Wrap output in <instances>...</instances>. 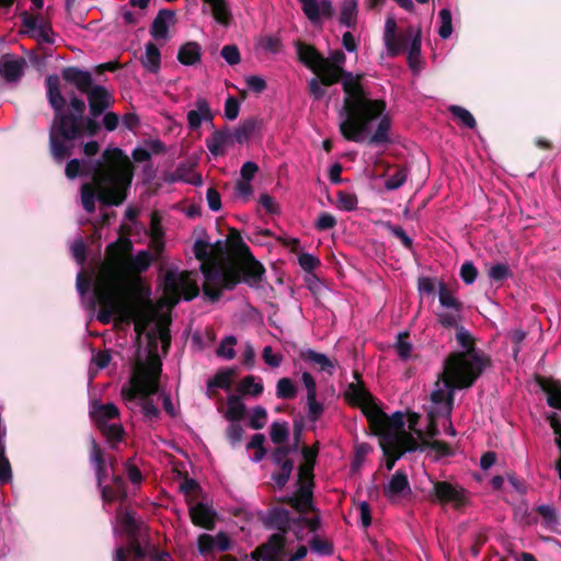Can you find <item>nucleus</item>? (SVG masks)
Returning <instances> with one entry per match:
<instances>
[{
	"label": "nucleus",
	"mask_w": 561,
	"mask_h": 561,
	"mask_svg": "<svg viewBox=\"0 0 561 561\" xmlns=\"http://www.w3.org/2000/svg\"><path fill=\"white\" fill-rule=\"evenodd\" d=\"M133 243L121 238L106 248L103 263L93 280L94 305L100 311L98 319L108 323L113 319L122 322L133 321L137 339L146 334L149 345L160 340L169 342V313L183 297L192 300L198 294V286L191 274L168 270L164 276V294L156 304L149 300V290L137 275L146 271L152 255L149 251H139L131 256Z\"/></svg>",
	"instance_id": "nucleus-1"
},
{
	"label": "nucleus",
	"mask_w": 561,
	"mask_h": 561,
	"mask_svg": "<svg viewBox=\"0 0 561 561\" xmlns=\"http://www.w3.org/2000/svg\"><path fill=\"white\" fill-rule=\"evenodd\" d=\"M346 57L336 50L323 58L320 76L333 84L342 77L343 105L339 110V128L350 141L385 145L391 141V118L385 101L371 99L360 83V76L343 72Z\"/></svg>",
	"instance_id": "nucleus-2"
},
{
	"label": "nucleus",
	"mask_w": 561,
	"mask_h": 561,
	"mask_svg": "<svg viewBox=\"0 0 561 561\" xmlns=\"http://www.w3.org/2000/svg\"><path fill=\"white\" fill-rule=\"evenodd\" d=\"M345 398L352 404L358 405L370 423L375 435L380 437V447L386 456L385 466L391 470L396 461L405 453L416 450L421 445L436 449L440 455L449 453L448 447L439 442H427L421 430L415 428L416 419L411 417L409 430L404 426L403 414L400 412L388 416L374 402L370 393L356 380L348 385Z\"/></svg>",
	"instance_id": "nucleus-3"
},
{
	"label": "nucleus",
	"mask_w": 561,
	"mask_h": 561,
	"mask_svg": "<svg viewBox=\"0 0 561 561\" xmlns=\"http://www.w3.org/2000/svg\"><path fill=\"white\" fill-rule=\"evenodd\" d=\"M193 251L201 263L204 275V291L211 300L219 297V289H231L241 278L250 286H257L263 277L262 264L254 260L249 249H241L238 260L228 249L227 240L211 242L203 232L193 245Z\"/></svg>",
	"instance_id": "nucleus-4"
},
{
	"label": "nucleus",
	"mask_w": 561,
	"mask_h": 561,
	"mask_svg": "<svg viewBox=\"0 0 561 561\" xmlns=\"http://www.w3.org/2000/svg\"><path fill=\"white\" fill-rule=\"evenodd\" d=\"M139 346L131 367V374L127 382L122 386L121 397L126 407L136 411L139 409L147 421H157L160 416L158 407L153 403L152 396L159 393L163 408L171 416L176 415V409L169 394L160 392L159 378L162 370L160 350L167 353L170 341L163 345L160 340L149 345L146 334L138 339Z\"/></svg>",
	"instance_id": "nucleus-5"
},
{
	"label": "nucleus",
	"mask_w": 561,
	"mask_h": 561,
	"mask_svg": "<svg viewBox=\"0 0 561 561\" xmlns=\"http://www.w3.org/2000/svg\"><path fill=\"white\" fill-rule=\"evenodd\" d=\"M105 164L98 170L91 183L81 186V203L88 213L95 210V201L105 205H119L126 198L134 170L129 158L121 149L104 152Z\"/></svg>",
	"instance_id": "nucleus-6"
},
{
	"label": "nucleus",
	"mask_w": 561,
	"mask_h": 561,
	"mask_svg": "<svg viewBox=\"0 0 561 561\" xmlns=\"http://www.w3.org/2000/svg\"><path fill=\"white\" fill-rule=\"evenodd\" d=\"M47 98L55 111V118L49 129V149L53 159L61 163L70 157L76 139V122L68 126V116L62 113L65 99L59 89V78L56 75L46 79Z\"/></svg>",
	"instance_id": "nucleus-7"
},
{
	"label": "nucleus",
	"mask_w": 561,
	"mask_h": 561,
	"mask_svg": "<svg viewBox=\"0 0 561 561\" xmlns=\"http://www.w3.org/2000/svg\"><path fill=\"white\" fill-rule=\"evenodd\" d=\"M486 364V358L479 352H454L447 357L442 375L455 388H469L482 374Z\"/></svg>",
	"instance_id": "nucleus-8"
},
{
	"label": "nucleus",
	"mask_w": 561,
	"mask_h": 561,
	"mask_svg": "<svg viewBox=\"0 0 561 561\" xmlns=\"http://www.w3.org/2000/svg\"><path fill=\"white\" fill-rule=\"evenodd\" d=\"M454 385L443 375L437 379L431 392V404L428 407V433L431 436L436 434L435 419L438 416H449L454 404Z\"/></svg>",
	"instance_id": "nucleus-9"
},
{
	"label": "nucleus",
	"mask_w": 561,
	"mask_h": 561,
	"mask_svg": "<svg viewBox=\"0 0 561 561\" xmlns=\"http://www.w3.org/2000/svg\"><path fill=\"white\" fill-rule=\"evenodd\" d=\"M90 415L108 440L117 442L122 439L124 430L119 422V410L114 403L92 402Z\"/></svg>",
	"instance_id": "nucleus-10"
},
{
	"label": "nucleus",
	"mask_w": 561,
	"mask_h": 561,
	"mask_svg": "<svg viewBox=\"0 0 561 561\" xmlns=\"http://www.w3.org/2000/svg\"><path fill=\"white\" fill-rule=\"evenodd\" d=\"M440 310L437 313L439 323L445 328H454L461 321L462 304L455 293L442 282L437 284Z\"/></svg>",
	"instance_id": "nucleus-11"
},
{
	"label": "nucleus",
	"mask_w": 561,
	"mask_h": 561,
	"mask_svg": "<svg viewBox=\"0 0 561 561\" xmlns=\"http://www.w3.org/2000/svg\"><path fill=\"white\" fill-rule=\"evenodd\" d=\"M424 478L430 482L433 489L432 493L428 495L430 499L436 500L439 503H449L455 507H460L466 504L467 496L461 486L445 481H433L426 473H424Z\"/></svg>",
	"instance_id": "nucleus-12"
},
{
	"label": "nucleus",
	"mask_w": 561,
	"mask_h": 561,
	"mask_svg": "<svg viewBox=\"0 0 561 561\" xmlns=\"http://www.w3.org/2000/svg\"><path fill=\"white\" fill-rule=\"evenodd\" d=\"M407 35H397V23L392 16L386 19L383 30V45L389 57L399 55L404 47Z\"/></svg>",
	"instance_id": "nucleus-13"
},
{
	"label": "nucleus",
	"mask_w": 561,
	"mask_h": 561,
	"mask_svg": "<svg viewBox=\"0 0 561 561\" xmlns=\"http://www.w3.org/2000/svg\"><path fill=\"white\" fill-rule=\"evenodd\" d=\"M236 145L232 131L229 129L215 130L206 140V146L214 157L226 154Z\"/></svg>",
	"instance_id": "nucleus-14"
},
{
	"label": "nucleus",
	"mask_w": 561,
	"mask_h": 561,
	"mask_svg": "<svg viewBox=\"0 0 561 561\" xmlns=\"http://www.w3.org/2000/svg\"><path fill=\"white\" fill-rule=\"evenodd\" d=\"M302 11L308 20L316 24L322 18H331L333 15V5L330 0H299Z\"/></svg>",
	"instance_id": "nucleus-15"
},
{
	"label": "nucleus",
	"mask_w": 561,
	"mask_h": 561,
	"mask_svg": "<svg viewBox=\"0 0 561 561\" xmlns=\"http://www.w3.org/2000/svg\"><path fill=\"white\" fill-rule=\"evenodd\" d=\"M213 112L208 101L204 96H198L194 103V108L187 113L188 128L195 130L201 127L203 123L213 121Z\"/></svg>",
	"instance_id": "nucleus-16"
},
{
	"label": "nucleus",
	"mask_w": 561,
	"mask_h": 561,
	"mask_svg": "<svg viewBox=\"0 0 561 561\" xmlns=\"http://www.w3.org/2000/svg\"><path fill=\"white\" fill-rule=\"evenodd\" d=\"M388 499L394 501L411 493L410 483L407 474L397 471L383 488Z\"/></svg>",
	"instance_id": "nucleus-17"
},
{
	"label": "nucleus",
	"mask_w": 561,
	"mask_h": 561,
	"mask_svg": "<svg viewBox=\"0 0 561 561\" xmlns=\"http://www.w3.org/2000/svg\"><path fill=\"white\" fill-rule=\"evenodd\" d=\"M284 548V538L280 535H274L271 537V539L255 549L252 552V558L256 561L264 560V561H273L275 560L280 553Z\"/></svg>",
	"instance_id": "nucleus-18"
},
{
	"label": "nucleus",
	"mask_w": 561,
	"mask_h": 561,
	"mask_svg": "<svg viewBox=\"0 0 561 561\" xmlns=\"http://www.w3.org/2000/svg\"><path fill=\"white\" fill-rule=\"evenodd\" d=\"M88 100L92 116L98 117L112 102V96L101 85L92 87L88 92Z\"/></svg>",
	"instance_id": "nucleus-19"
},
{
	"label": "nucleus",
	"mask_w": 561,
	"mask_h": 561,
	"mask_svg": "<svg viewBox=\"0 0 561 561\" xmlns=\"http://www.w3.org/2000/svg\"><path fill=\"white\" fill-rule=\"evenodd\" d=\"M24 66V59L5 55L0 60V73L7 81L14 82L22 77Z\"/></svg>",
	"instance_id": "nucleus-20"
},
{
	"label": "nucleus",
	"mask_w": 561,
	"mask_h": 561,
	"mask_svg": "<svg viewBox=\"0 0 561 561\" xmlns=\"http://www.w3.org/2000/svg\"><path fill=\"white\" fill-rule=\"evenodd\" d=\"M407 36L411 38V43L408 46V62L410 68L417 72L421 69V30L419 27H409Z\"/></svg>",
	"instance_id": "nucleus-21"
},
{
	"label": "nucleus",
	"mask_w": 561,
	"mask_h": 561,
	"mask_svg": "<svg viewBox=\"0 0 561 561\" xmlns=\"http://www.w3.org/2000/svg\"><path fill=\"white\" fill-rule=\"evenodd\" d=\"M62 77L81 92L87 93L92 88V76L89 71L69 67L62 70Z\"/></svg>",
	"instance_id": "nucleus-22"
},
{
	"label": "nucleus",
	"mask_w": 561,
	"mask_h": 561,
	"mask_svg": "<svg viewBox=\"0 0 561 561\" xmlns=\"http://www.w3.org/2000/svg\"><path fill=\"white\" fill-rule=\"evenodd\" d=\"M190 515L195 525L207 529L213 528L215 512L207 504L198 503L191 506Z\"/></svg>",
	"instance_id": "nucleus-23"
},
{
	"label": "nucleus",
	"mask_w": 561,
	"mask_h": 561,
	"mask_svg": "<svg viewBox=\"0 0 561 561\" xmlns=\"http://www.w3.org/2000/svg\"><path fill=\"white\" fill-rule=\"evenodd\" d=\"M298 56L301 62L320 76L323 57L313 47L302 44L298 45Z\"/></svg>",
	"instance_id": "nucleus-24"
},
{
	"label": "nucleus",
	"mask_w": 561,
	"mask_h": 561,
	"mask_svg": "<svg viewBox=\"0 0 561 561\" xmlns=\"http://www.w3.org/2000/svg\"><path fill=\"white\" fill-rule=\"evenodd\" d=\"M202 47L196 42H187L178 53L179 61L184 66H195L201 62Z\"/></svg>",
	"instance_id": "nucleus-25"
},
{
	"label": "nucleus",
	"mask_w": 561,
	"mask_h": 561,
	"mask_svg": "<svg viewBox=\"0 0 561 561\" xmlns=\"http://www.w3.org/2000/svg\"><path fill=\"white\" fill-rule=\"evenodd\" d=\"M301 357L304 360L317 365L320 370L330 375H332L335 369V363L333 360H331L325 354L316 352L311 348L302 351Z\"/></svg>",
	"instance_id": "nucleus-26"
},
{
	"label": "nucleus",
	"mask_w": 561,
	"mask_h": 561,
	"mask_svg": "<svg viewBox=\"0 0 561 561\" xmlns=\"http://www.w3.org/2000/svg\"><path fill=\"white\" fill-rule=\"evenodd\" d=\"M358 14L357 0H343L341 3L340 23L348 28L356 25Z\"/></svg>",
	"instance_id": "nucleus-27"
},
{
	"label": "nucleus",
	"mask_w": 561,
	"mask_h": 561,
	"mask_svg": "<svg viewBox=\"0 0 561 561\" xmlns=\"http://www.w3.org/2000/svg\"><path fill=\"white\" fill-rule=\"evenodd\" d=\"M215 21L221 25H228L231 16L230 9L226 0H205Z\"/></svg>",
	"instance_id": "nucleus-28"
},
{
	"label": "nucleus",
	"mask_w": 561,
	"mask_h": 561,
	"mask_svg": "<svg viewBox=\"0 0 561 561\" xmlns=\"http://www.w3.org/2000/svg\"><path fill=\"white\" fill-rule=\"evenodd\" d=\"M161 55L159 48L148 43L145 47V55L142 56L141 62L144 67L150 72H157L160 69Z\"/></svg>",
	"instance_id": "nucleus-29"
},
{
	"label": "nucleus",
	"mask_w": 561,
	"mask_h": 561,
	"mask_svg": "<svg viewBox=\"0 0 561 561\" xmlns=\"http://www.w3.org/2000/svg\"><path fill=\"white\" fill-rule=\"evenodd\" d=\"M24 25L34 36L45 42H50V28L44 24L42 19L37 16H26L24 18Z\"/></svg>",
	"instance_id": "nucleus-30"
},
{
	"label": "nucleus",
	"mask_w": 561,
	"mask_h": 561,
	"mask_svg": "<svg viewBox=\"0 0 561 561\" xmlns=\"http://www.w3.org/2000/svg\"><path fill=\"white\" fill-rule=\"evenodd\" d=\"M90 460L95 470L98 482L101 485L103 478L106 476V467L102 458V451L94 438H91Z\"/></svg>",
	"instance_id": "nucleus-31"
},
{
	"label": "nucleus",
	"mask_w": 561,
	"mask_h": 561,
	"mask_svg": "<svg viewBox=\"0 0 561 561\" xmlns=\"http://www.w3.org/2000/svg\"><path fill=\"white\" fill-rule=\"evenodd\" d=\"M112 482V485H105L101 490L104 502H113L126 495L123 488V479L121 477L113 476Z\"/></svg>",
	"instance_id": "nucleus-32"
},
{
	"label": "nucleus",
	"mask_w": 561,
	"mask_h": 561,
	"mask_svg": "<svg viewBox=\"0 0 561 561\" xmlns=\"http://www.w3.org/2000/svg\"><path fill=\"white\" fill-rule=\"evenodd\" d=\"M226 419L230 422H238L243 417L245 405L238 396H230L227 401Z\"/></svg>",
	"instance_id": "nucleus-33"
},
{
	"label": "nucleus",
	"mask_w": 561,
	"mask_h": 561,
	"mask_svg": "<svg viewBox=\"0 0 561 561\" xmlns=\"http://www.w3.org/2000/svg\"><path fill=\"white\" fill-rule=\"evenodd\" d=\"M257 123L254 119H247L232 131L236 144H243L248 141L256 131Z\"/></svg>",
	"instance_id": "nucleus-34"
},
{
	"label": "nucleus",
	"mask_w": 561,
	"mask_h": 561,
	"mask_svg": "<svg viewBox=\"0 0 561 561\" xmlns=\"http://www.w3.org/2000/svg\"><path fill=\"white\" fill-rule=\"evenodd\" d=\"M542 389L547 392L548 404L561 410V385L558 381H545Z\"/></svg>",
	"instance_id": "nucleus-35"
},
{
	"label": "nucleus",
	"mask_w": 561,
	"mask_h": 561,
	"mask_svg": "<svg viewBox=\"0 0 561 561\" xmlns=\"http://www.w3.org/2000/svg\"><path fill=\"white\" fill-rule=\"evenodd\" d=\"M163 234L160 217L157 214H152L150 221V239L152 247L157 251H160L163 247Z\"/></svg>",
	"instance_id": "nucleus-36"
},
{
	"label": "nucleus",
	"mask_w": 561,
	"mask_h": 561,
	"mask_svg": "<svg viewBox=\"0 0 561 561\" xmlns=\"http://www.w3.org/2000/svg\"><path fill=\"white\" fill-rule=\"evenodd\" d=\"M70 107H71V114L68 115V126L71 124V121H75L76 123V138L79 136V125L80 119L82 117V114L85 108V104L82 100L78 99L77 96H73L70 99ZM67 116V114H65Z\"/></svg>",
	"instance_id": "nucleus-37"
},
{
	"label": "nucleus",
	"mask_w": 561,
	"mask_h": 561,
	"mask_svg": "<svg viewBox=\"0 0 561 561\" xmlns=\"http://www.w3.org/2000/svg\"><path fill=\"white\" fill-rule=\"evenodd\" d=\"M457 329L456 341L460 347L458 352H478L474 347L472 335L463 327H455Z\"/></svg>",
	"instance_id": "nucleus-38"
},
{
	"label": "nucleus",
	"mask_w": 561,
	"mask_h": 561,
	"mask_svg": "<svg viewBox=\"0 0 561 561\" xmlns=\"http://www.w3.org/2000/svg\"><path fill=\"white\" fill-rule=\"evenodd\" d=\"M239 390L243 394L257 397L263 392V383L254 376H248L240 382Z\"/></svg>",
	"instance_id": "nucleus-39"
},
{
	"label": "nucleus",
	"mask_w": 561,
	"mask_h": 561,
	"mask_svg": "<svg viewBox=\"0 0 561 561\" xmlns=\"http://www.w3.org/2000/svg\"><path fill=\"white\" fill-rule=\"evenodd\" d=\"M394 348L397 351L398 356L408 360L412 357L413 345L408 341L407 333H399L397 336V341L394 343Z\"/></svg>",
	"instance_id": "nucleus-40"
},
{
	"label": "nucleus",
	"mask_w": 561,
	"mask_h": 561,
	"mask_svg": "<svg viewBox=\"0 0 561 561\" xmlns=\"http://www.w3.org/2000/svg\"><path fill=\"white\" fill-rule=\"evenodd\" d=\"M276 394L280 399H293L297 394V388L289 378H280L277 381Z\"/></svg>",
	"instance_id": "nucleus-41"
},
{
	"label": "nucleus",
	"mask_w": 561,
	"mask_h": 561,
	"mask_svg": "<svg viewBox=\"0 0 561 561\" xmlns=\"http://www.w3.org/2000/svg\"><path fill=\"white\" fill-rule=\"evenodd\" d=\"M237 339L232 335L226 336L219 344L216 354L225 359H232L236 356L234 345Z\"/></svg>",
	"instance_id": "nucleus-42"
},
{
	"label": "nucleus",
	"mask_w": 561,
	"mask_h": 561,
	"mask_svg": "<svg viewBox=\"0 0 561 561\" xmlns=\"http://www.w3.org/2000/svg\"><path fill=\"white\" fill-rule=\"evenodd\" d=\"M439 28L438 34L440 38L446 39L453 34L451 13L449 9H442L439 11Z\"/></svg>",
	"instance_id": "nucleus-43"
},
{
	"label": "nucleus",
	"mask_w": 561,
	"mask_h": 561,
	"mask_svg": "<svg viewBox=\"0 0 561 561\" xmlns=\"http://www.w3.org/2000/svg\"><path fill=\"white\" fill-rule=\"evenodd\" d=\"M357 205H358V199L355 194L346 193V192H340L337 194V198H336L337 208L345 210V211H352L357 208Z\"/></svg>",
	"instance_id": "nucleus-44"
},
{
	"label": "nucleus",
	"mask_w": 561,
	"mask_h": 561,
	"mask_svg": "<svg viewBox=\"0 0 561 561\" xmlns=\"http://www.w3.org/2000/svg\"><path fill=\"white\" fill-rule=\"evenodd\" d=\"M233 371L230 369L217 373L213 379L207 382L208 388L228 389L231 385Z\"/></svg>",
	"instance_id": "nucleus-45"
},
{
	"label": "nucleus",
	"mask_w": 561,
	"mask_h": 561,
	"mask_svg": "<svg viewBox=\"0 0 561 561\" xmlns=\"http://www.w3.org/2000/svg\"><path fill=\"white\" fill-rule=\"evenodd\" d=\"M168 24L161 12L153 21L150 30V34L156 39H164L168 36Z\"/></svg>",
	"instance_id": "nucleus-46"
},
{
	"label": "nucleus",
	"mask_w": 561,
	"mask_h": 561,
	"mask_svg": "<svg viewBox=\"0 0 561 561\" xmlns=\"http://www.w3.org/2000/svg\"><path fill=\"white\" fill-rule=\"evenodd\" d=\"M449 111L451 112V114L458 118L466 127L468 128H474L476 127V119L474 117L472 116V114L459 106V105H451L449 107Z\"/></svg>",
	"instance_id": "nucleus-47"
},
{
	"label": "nucleus",
	"mask_w": 561,
	"mask_h": 561,
	"mask_svg": "<svg viewBox=\"0 0 561 561\" xmlns=\"http://www.w3.org/2000/svg\"><path fill=\"white\" fill-rule=\"evenodd\" d=\"M271 439L274 444L284 443L288 437V425L285 422H274L271 425Z\"/></svg>",
	"instance_id": "nucleus-48"
},
{
	"label": "nucleus",
	"mask_w": 561,
	"mask_h": 561,
	"mask_svg": "<svg viewBox=\"0 0 561 561\" xmlns=\"http://www.w3.org/2000/svg\"><path fill=\"white\" fill-rule=\"evenodd\" d=\"M329 83H325L322 76L319 78H312L309 81V92L316 100H321L325 95V88L329 87Z\"/></svg>",
	"instance_id": "nucleus-49"
},
{
	"label": "nucleus",
	"mask_w": 561,
	"mask_h": 561,
	"mask_svg": "<svg viewBox=\"0 0 561 561\" xmlns=\"http://www.w3.org/2000/svg\"><path fill=\"white\" fill-rule=\"evenodd\" d=\"M488 275L492 280L500 282L511 276V270L507 264L499 263L489 268Z\"/></svg>",
	"instance_id": "nucleus-50"
},
{
	"label": "nucleus",
	"mask_w": 561,
	"mask_h": 561,
	"mask_svg": "<svg viewBox=\"0 0 561 561\" xmlns=\"http://www.w3.org/2000/svg\"><path fill=\"white\" fill-rule=\"evenodd\" d=\"M407 179V171L404 169H400L385 182V187L388 191L398 190L405 183Z\"/></svg>",
	"instance_id": "nucleus-51"
},
{
	"label": "nucleus",
	"mask_w": 561,
	"mask_h": 561,
	"mask_svg": "<svg viewBox=\"0 0 561 561\" xmlns=\"http://www.w3.org/2000/svg\"><path fill=\"white\" fill-rule=\"evenodd\" d=\"M267 419V412L263 407H255L252 411V415L250 419V425L254 430H260L265 426Z\"/></svg>",
	"instance_id": "nucleus-52"
},
{
	"label": "nucleus",
	"mask_w": 561,
	"mask_h": 561,
	"mask_svg": "<svg viewBox=\"0 0 561 561\" xmlns=\"http://www.w3.org/2000/svg\"><path fill=\"white\" fill-rule=\"evenodd\" d=\"M478 276V271L472 262L467 261L461 265L460 268V277L467 284L470 285L474 283Z\"/></svg>",
	"instance_id": "nucleus-53"
},
{
	"label": "nucleus",
	"mask_w": 561,
	"mask_h": 561,
	"mask_svg": "<svg viewBox=\"0 0 561 561\" xmlns=\"http://www.w3.org/2000/svg\"><path fill=\"white\" fill-rule=\"evenodd\" d=\"M240 111V104L233 96H229L225 102L224 115L229 121H234Z\"/></svg>",
	"instance_id": "nucleus-54"
},
{
	"label": "nucleus",
	"mask_w": 561,
	"mask_h": 561,
	"mask_svg": "<svg viewBox=\"0 0 561 561\" xmlns=\"http://www.w3.org/2000/svg\"><path fill=\"white\" fill-rule=\"evenodd\" d=\"M244 81H245L247 87L255 93H261L266 88V82H265L264 78L261 76L251 75V76L245 77Z\"/></svg>",
	"instance_id": "nucleus-55"
},
{
	"label": "nucleus",
	"mask_w": 561,
	"mask_h": 561,
	"mask_svg": "<svg viewBox=\"0 0 561 561\" xmlns=\"http://www.w3.org/2000/svg\"><path fill=\"white\" fill-rule=\"evenodd\" d=\"M262 357L266 365L271 367H278L283 362V356L279 353H274L271 346L263 348Z\"/></svg>",
	"instance_id": "nucleus-56"
},
{
	"label": "nucleus",
	"mask_w": 561,
	"mask_h": 561,
	"mask_svg": "<svg viewBox=\"0 0 561 561\" xmlns=\"http://www.w3.org/2000/svg\"><path fill=\"white\" fill-rule=\"evenodd\" d=\"M234 191H236L237 197L242 198L243 201H248L253 194L251 181L239 180L236 183Z\"/></svg>",
	"instance_id": "nucleus-57"
},
{
	"label": "nucleus",
	"mask_w": 561,
	"mask_h": 561,
	"mask_svg": "<svg viewBox=\"0 0 561 561\" xmlns=\"http://www.w3.org/2000/svg\"><path fill=\"white\" fill-rule=\"evenodd\" d=\"M308 417L317 421L323 412V405L317 401V396L307 398Z\"/></svg>",
	"instance_id": "nucleus-58"
},
{
	"label": "nucleus",
	"mask_w": 561,
	"mask_h": 561,
	"mask_svg": "<svg viewBox=\"0 0 561 561\" xmlns=\"http://www.w3.org/2000/svg\"><path fill=\"white\" fill-rule=\"evenodd\" d=\"M298 262H299V265L301 266V268L306 272H311L320 264V261L318 260V257H316L314 255H312L310 253H301L298 256Z\"/></svg>",
	"instance_id": "nucleus-59"
},
{
	"label": "nucleus",
	"mask_w": 561,
	"mask_h": 561,
	"mask_svg": "<svg viewBox=\"0 0 561 561\" xmlns=\"http://www.w3.org/2000/svg\"><path fill=\"white\" fill-rule=\"evenodd\" d=\"M357 512L359 515L360 524L364 528H368L371 525V514L369 504L366 501H362L357 504Z\"/></svg>",
	"instance_id": "nucleus-60"
},
{
	"label": "nucleus",
	"mask_w": 561,
	"mask_h": 561,
	"mask_svg": "<svg viewBox=\"0 0 561 561\" xmlns=\"http://www.w3.org/2000/svg\"><path fill=\"white\" fill-rule=\"evenodd\" d=\"M117 520L126 531H131L136 527L135 515L129 511L119 512Z\"/></svg>",
	"instance_id": "nucleus-61"
},
{
	"label": "nucleus",
	"mask_w": 561,
	"mask_h": 561,
	"mask_svg": "<svg viewBox=\"0 0 561 561\" xmlns=\"http://www.w3.org/2000/svg\"><path fill=\"white\" fill-rule=\"evenodd\" d=\"M221 56L229 65H237L240 61V54L234 45L224 46L221 49Z\"/></svg>",
	"instance_id": "nucleus-62"
},
{
	"label": "nucleus",
	"mask_w": 561,
	"mask_h": 561,
	"mask_svg": "<svg viewBox=\"0 0 561 561\" xmlns=\"http://www.w3.org/2000/svg\"><path fill=\"white\" fill-rule=\"evenodd\" d=\"M336 219L329 213H321L316 221V227L319 230H328L335 226Z\"/></svg>",
	"instance_id": "nucleus-63"
},
{
	"label": "nucleus",
	"mask_w": 561,
	"mask_h": 561,
	"mask_svg": "<svg viewBox=\"0 0 561 561\" xmlns=\"http://www.w3.org/2000/svg\"><path fill=\"white\" fill-rule=\"evenodd\" d=\"M310 549L312 552L327 556L331 554L333 551V547L330 542L320 539H313L310 542Z\"/></svg>",
	"instance_id": "nucleus-64"
}]
</instances>
